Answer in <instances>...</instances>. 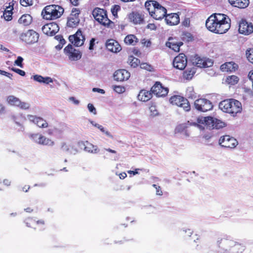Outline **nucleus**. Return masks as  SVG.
Listing matches in <instances>:
<instances>
[{
	"mask_svg": "<svg viewBox=\"0 0 253 253\" xmlns=\"http://www.w3.org/2000/svg\"><path fill=\"white\" fill-rule=\"evenodd\" d=\"M54 38L58 41H59V43H61L62 44H64L65 43H66V41L65 40L63 39V36L60 35H56Z\"/></svg>",
	"mask_w": 253,
	"mask_h": 253,
	"instance_id": "nucleus-49",
	"label": "nucleus"
},
{
	"mask_svg": "<svg viewBox=\"0 0 253 253\" xmlns=\"http://www.w3.org/2000/svg\"><path fill=\"white\" fill-rule=\"evenodd\" d=\"M196 73V68L194 67L187 68L183 73V78L189 80L192 79Z\"/></svg>",
	"mask_w": 253,
	"mask_h": 253,
	"instance_id": "nucleus-33",
	"label": "nucleus"
},
{
	"mask_svg": "<svg viewBox=\"0 0 253 253\" xmlns=\"http://www.w3.org/2000/svg\"><path fill=\"white\" fill-rule=\"evenodd\" d=\"M16 1L14 0H12L11 2L8 3V6H6V7L8 9H10L11 10H13V7L14 4L16 3Z\"/></svg>",
	"mask_w": 253,
	"mask_h": 253,
	"instance_id": "nucleus-55",
	"label": "nucleus"
},
{
	"mask_svg": "<svg viewBox=\"0 0 253 253\" xmlns=\"http://www.w3.org/2000/svg\"><path fill=\"white\" fill-rule=\"evenodd\" d=\"M7 102L11 105L17 106L22 109H28L29 105L26 102H21L19 98L14 96H9L7 99Z\"/></svg>",
	"mask_w": 253,
	"mask_h": 253,
	"instance_id": "nucleus-21",
	"label": "nucleus"
},
{
	"mask_svg": "<svg viewBox=\"0 0 253 253\" xmlns=\"http://www.w3.org/2000/svg\"><path fill=\"white\" fill-rule=\"evenodd\" d=\"M20 4L25 7L30 6L33 4V0H20Z\"/></svg>",
	"mask_w": 253,
	"mask_h": 253,
	"instance_id": "nucleus-45",
	"label": "nucleus"
},
{
	"mask_svg": "<svg viewBox=\"0 0 253 253\" xmlns=\"http://www.w3.org/2000/svg\"><path fill=\"white\" fill-rule=\"evenodd\" d=\"M77 145L81 149H84L88 153L95 154L99 151V149L96 145H94L88 141H80L78 142Z\"/></svg>",
	"mask_w": 253,
	"mask_h": 253,
	"instance_id": "nucleus-18",
	"label": "nucleus"
},
{
	"mask_svg": "<svg viewBox=\"0 0 253 253\" xmlns=\"http://www.w3.org/2000/svg\"><path fill=\"white\" fill-rule=\"evenodd\" d=\"M166 44L167 46L172 49L174 51L179 52L180 47L183 44V42H176L172 38L170 37L169 39V41L166 42Z\"/></svg>",
	"mask_w": 253,
	"mask_h": 253,
	"instance_id": "nucleus-27",
	"label": "nucleus"
},
{
	"mask_svg": "<svg viewBox=\"0 0 253 253\" xmlns=\"http://www.w3.org/2000/svg\"><path fill=\"white\" fill-rule=\"evenodd\" d=\"M246 247L242 244L235 242L232 246V250L235 253H242L245 250Z\"/></svg>",
	"mask_w": 253,
	"mask_h": 253,
	"instance_id": "nucleus-34",
	"label": "nucleus"
},
{
	"mask_svg": "<svg viewBox=\"0 0 253 253\" xmlns=\"http://www.w3.org/2000/svg\"><path fill=\"white\" fill-rule=\"evenodd\" d=\"M30 188V186L29 185H24L21 188V191L24 192H27L29 191Z\"/></svg>",
	"mask_w": 253,
	"mask_h": 253,
	"instance_id": "nucleus-59",
	"label": "nucleus"
},
{
	"mask_svg": "<svg viewBox=\"0 0 253 253\" xmlns=\"http://www.w3.org/2000/svg\"><path fill=\"white\" fill-rule=\"evenodd\" d=\"M246 56L248 61L253 64V48L246 51Z\"/></svg>",
	"mask_w": 253,
	"mask_h": 253,
	"instance_id": "nucleus-42",
	"label": "nucleus"
},
{
	"mask_svg": "<svg viewBox=\"0 0 253 253\" xmlns=\"http://www.w3.org/2000/svg\"><path fill=\"white\" fill-rule=\"evenodd\" d=\"M114 90L117 92L122 93L125 91V89L124 87L121 86H116L114 87Z\"/></svg>",
	"mask_w": 253,
	"mask_h": 253,
	"instance_id": "nucleus-52",
	"label": "nucleus"
},
{
	"mask_svg": "<svg viewBox=\"0 0 253 253\" xmlns=\"http://www.w3.org/2000/svg\"><path fill=\"white\" fill-rule=\"evenodd\" d=\"M219 143L223 147L234 148L238 145V142L233 137L225 135L220 137Z\"/></svg>",
	"mask_w": 253,
	"mask_h": 253,
	"instance_id": "nucleus-11",
	"label": "nucleus"
},
{
	"mask_svg": "<svg viewBox=\"0 0 253 253\" xmlns=\"http://www.w3.org/2000/svg\"><path fill=\"white\" fill-rule=\"evenodd\" d=\"M169 101L172 105L181 107L186 112L191 110V106L188 100L182 96L174 95L170 97Z\"/></svg>",
	"mask_w": 253,
	"mask_h": 253,
	"instance_id": "nucleus-7",
	"label": "nucleus"
},
{
	"mask_svg": "<svg viewBox=\"0 0 253 253\" xmlns=\"http://www.w3.org/2000/svg\"><path fill=\"white\" fill-rule=\"evenodd\" d=\"M238 68L237 64L234 62H226L220 66V69L223 72H234Z\"/></svg>",
	"mask_w": 253,
	"mask_h": 253,
	"instance_id": "nucleus-26",
	"label": "nucleus"
},
{
	"mask_svg": "<svg viewBox=\"0 0 253 253\" xmlns=\"http://www.w3.org/2000/svg\"><path fill=\"white\" fill-rule=\"evenodd\" d=\"M187 59L185 55L180 53L173 60V67L178 70H183L187 65Z\"/></svg>",
	"mask_w": 253,
	"mask_h": 253,
	"instance_id": "nucleus-14",
	"label": "nucleus"
},
{
	"mask_svg": "<svg viewBox=\"0 0 253 253\" xmlns=\"http://www.w3.org/2000/svg\"><path fill=\"white\" fill-rule=\"evenodd\" d=\"M149 109L152 113L151 115L153 116H156L158 114V111L156 109V107L155 106H151L149 108Z\"/></svg>",
	"mask_w": 253,
	"mask_h": 253,
	"instance_id": "nucleus-53",
	"label": "nucleus"
},
{
	"mask_svg": "<svg viewBox=\"0 0 253 253\" xmlns=\"http://www.w3.org/2000/svg\"><path fill=\"white\" fill-rule=\"evenodd\" d=\"M32 22V17L29 14H24L19 19L18 22L24 26H28Z\"/></svg>",
	"mask_w": 253,
	"mask_h": 253,
	"instance_id": "nucleus-32",
	"label": "nucleus"
},
{
	"mask_svg": "<svg viewBox=\"0 0 253 253\" xmlns=\"http://www.w3.org/2000/svg\"><path fill=\"white\" fill-rule=\"evenodd\" d=\"M20 39L28 44H32L38 42L39 38V34L33 30H29L22 33L20 36Z\"/></svg>",
	"mask_w": 253,
	"mask_h": 253,
	"instance_id": "nucleus-8",
	"label": "nucleus"
},
{
	"mask_svg": "<svg viewBox=\"0 0 253 253\" xmlns=\"http://www.w3.org/2000/svg\"><path fill=\"white\" fill-rule=\"evenodd\" d=\"M127 62L131 67L133 68L137 67L140 64V60L132 55L128 57Z\"/></svg>",
	"mask_w": 253,
	"mask_h": 253,
	"instance_id": "nucleus-36",
	"label": "nucleus"
},
{
	"mask_svg": "<svg viewBox=\"0 0 253 253\" xmlns=\"http://www.w3.org/2000/svg\"><path fill=\"white\" fill-rule=\"evenodd\" d=\"M165 17L166 23L170 26L176 25L180 22L179 16L177 13L166 14Z\"/></svg>",
	"mask_w": 253,
	"mask_h": 253,
	"instance_id": "nucleus-25",
	"label": "nucleus"
},
{
	"mask_svg": "<svg viewBox=\"0 0 253 253\" xmlns=\"http://www.w3.org/2000/svg\"><path fill=\"white\" fill-rule=\"evenodd\" d=\"M206 26L212 32L219 34H224L230 28V19L225 14L215 13L207 19Z\"/></svg>",
	"mask_w": 253,
	"mask_h": 253,
	"instance_id": "nucleus-1",
	"label": "nucleus"
},
{
	"mask_svg": "<svg viewBox=\"0 0 253 253\" xmlns=\"http://www.w3.org/2000/svg\"><path fill=\"white\" fill-rule=\"evenodd\" d=\"M152 98V93L146 90H141L138 95V98L141 101L146 102Z\"/></svg>",
	"mask_w": 253,
	"mask_h": 253,
	"instance_id": "nucleus-30",
	"label": "nucleus"
},
{
	"mask_svg": "<svg viewBox=\"0 0 253 253\" xmlns=\"http://www.w3.org/2000/svg\"><path fill=\"white\" fill-rule=\"evenodd\" d=\"M70 1L75 6H77L79 4V0H70Z\"/></svg>",
	"mask_w": 253,
	"mask_h": 253,
	"instance_id": "nucleus-64",
	"label": "nucleus"
},
{
	"mask_svg": "<svg viewBox=\"0 0 253 253\" xmlns=\"http://www.w3.org/2000/svg\"><path fill=\"white\" fill-rule=\"evenodd\" d=\"M26 226L35 230L42 231L45 229V222L42 219L35 221L32 217H28L24 221Z\"/></svg>",
	"mask_w": 253,
	"mask_h": 253,
	"instance_id": "nucleus-12",
	"label": "nucleus"
},
{
	"mask_svg": "<svg viewBox=\"0 0 253 253\" xmlns=\"http://www.w3.org/2000/svg\"><path fill=\"white\" fill-rule=\"evenodd\" d=\"M197 122L205 125L210 129L214 128L218 129L224 126L223 122L211 116L199 117L197 119Z\"/></svg>",
	"mask_w": 253,
	"mask_h": 253,
	"instance_id": "nucleus-5",
	"label": "nucleus"
},
{
	"mask_svg": "<svg viewBox=\"0 0 253 253\" xmlns=\"http://www.w3.org/2000/svg\"><path fill=\"white\" fill-rule=\"evenodd\" d=\"M87 107H88V109L89 110V111L91 112V113H93V114H96V109L95 108H94V106L93 105V104H90V103H89L87 105Z\"/></svg>",
	"mask_w": 253,
	"mask_h": 253,
	"instance_id": "nucleus-54",
	"label": "nucleus"
},
{
	"mask_svg": "<svg viewBox=\"0 0 253 253\" xmlns=\"http://www.w3.org/2000/svg\"><path fill=\"white\" fill-rule=\"evenodd\" d=\"M92 91L94 92L97 91L98 92L102 94H104L105 93V91L103 89L98 88H93Z\"/></svg>",
	"mask_w": 253,
	"mask_h": 253,
	"instance_id": "nucleus-60",
	"label": "nucleus"
},
{
	"mask_svg": "<svg viewBox=\"0 0 253 253\" xmlns=\"http://www.w3.org/2000/svg\"><path fill=\"white\" fill-rule=\"evenodd\" d=\"M219 108L224 112L235 116L242 111L241 103L235 99H227L221 101Z\"/></svg>",
	"mask_w": 253,
	"mask_h": 253,
	"instance_id": "nucleus-3",
	"label": "nucleus"
},
{
	"mask_svg": "<svg viewBox=\"0 0 253 253\" xmlns=\"http://www.w3.org/2000/svg\"><path fill=\"white\" fill-rule=\"evenodd\" d=\"M239 78L235 75H231L228 76L225 80L227 84L230 85H234L237 84L239 82Z\"/></svg>",
	"mask_w": 253,
	"mask_h": 253,
	"instance_id": "nucleus-37",
	"label": "nucleus"
},
{
	"mask_svg": "<svg viewBox=\"0 0 253 253\" xmlns=\"http://www.w3.org/2000/svg\"><path fill=\"white\" fill-rule=\"evenodd\" d=\"M129 77L130 73L125 69L118 70L114 74V80L117 81L123 82L126 81Z\"/></svg>",
	"mask_w": 253,
	"mask_h": 253,
	"instance_id": "nucleus-23",
	"label": "nucleus"
},
{
	"mask_svg": "<svg viewBox=\"0 0 253 253\" xmlns=\"http://www.w3.org/2000/svg\"><path fill=\"white\" fill-rule=\"evenodd\" d=\"M141 42L143 46H145L146 47H150L152 44V42L150 40L145 38L141 40Z\"/></svg>",
	"mask_w": 253,
	"mask_h": 253,
	"instance_id": "nucleus-44",
	"label": "nucleus"
},
{
	"mask_svg": "<svg viewBox=\"0 0 253 253\" xmlns=\"http://www.w3.org/2000/svg\"><path fill=\"white\" fill-rule=\"evenodd\" d=\"M185 128V126L183 124H181V125H178L176 128V130L178 131V132H181L183 131V129H184Z\"/></svg>",
	"mask_w": 253,
	"mask_h": 253,
	"instance_id": "nucleus-57",
	"label": "nucleus"
},
{
	"mask_svg": "<svg viewBox=\"0 0 253 253\" xmlns=\"http://www.w3.org/2000/svg\"><path fill=\"white\" fill-rule=\"evenodd\" d=\"M64 11V10L61 6L51 4L44 7L42 11V15L43 18L46 20H55L60 17Z\"/></svg>",
	"mask_w": 253,
	"mask_h": 253,
	"instance_id": "nucleus-4",
	"label": "nucleus"
},
{
	"mask_svg": "<svg viewBox=\"0 0 253 253\" xmlns=\"http://www.w3.org/2000/svg\"><path fill=\"white\" fill-rule=\"evenodd\" d=\"M121 10V7L119 5H114L111 8V12L113 16H117L118 12Z\"/></svg>",
	"mask_w": 253,
	"mask_h": 253,
	"instance_id": "nucleus-43",
	"label": "nucleus"
},
{
	"mask_svg": "<svg viewBox=\"0 0 253 253\" xmlns=\"http://www.w3.org/2000/svg\"><path fill=\"white\" fill-rule=\"evenodd\" d=\"M27 117L30 122L33 123L40 128H47L48 126L47 122L40 117L32 115H29Z\"/></svg>",
	"mask_w": 253,
	"mask_h": 253,
	"instance_id": "nucleus-22",
	"label": "nucleus"
},
{
	"mask_svg": "<svg viewBox=\"0 0 253 253\" xmlns=\"http://www.w3.org/2000/svg\"><path fill=\"white\" fill-rule=\"evenodd\" d=\"M145 6L150 15L156 20H161L166 15L167 9L157 1L147 0L145 2Z\"/></svg>",
	"mask_w": 253,
	"mask_h": 253,
	"instance_id": "nucleus-2",
	"label": "nucleus"
},
{
	"mask_svg": "<svg viewBox=\"0 0 253 253\" xmlns=\"http://www.w3.org/2000/svg\"><path fill=\"white\" fill-rule=\"evenodd\" d=\"M95 39L94 38H92L89 42V49L93 50L94 48V46L95 45Z\"/></svg>",
	"mask_w": 253,
	"mask_h": 253,
	"instance_id": "nucleus-56",
	"label": "nucleus"
},
{
	"mask_svg": "<svg viewBox=\"0 0 253 253\" xmlns=\"http://www.w3.org/2000/svg\"><path fill=\"white\" fill-rule=\"evenodd\" d=\"M153 187H154L156 189L157 195H160V196H161L163 195V192L162 191V189H161V188L160 186H159L155 184H154L153 185Z\"/></svg>",
	"mask_w": 253,
	"mask_h": 253,
	"instance_id": "nucleus-51",
	"label": "nucleus"
},
{
	"mask_svg": "<svg viewBox=\"0 0 253 253\" xmlns=\"http://www.w3.org/2000/svg\"><path fill=\"white\" fill-rule=\"evenodd\" d=\"M151 91L158 97H163L167 95L169 92V89L162 85L160 82H156L151 87Z\"/></svg>",
	"mask_w": 253,
	"mask_h": 253,
	"instance_id": "nucleus-19",
	"label": "nucleus"
},
{
	"mask_svg": "<svg viewBox=\"0 0 253 253\" xmlns=\"http://www.w3.org/2000/svg\"><path fill=\"white\" fill-rule=\"evenodd\" d=\"M23 61V58L21 56H18L17 59L15 61L14 63L17 66L23 68V64H22V62Z\"/></svg>",
	"mask_w": 253,
	"mask_h": 253,
	"instance_id": "nucleus-46",
	"label": "nucleus"
},
{
	"mask_svg": "<svg viewBox=\"0 0 253 253\" xmlns=\"http://www.w3.org/2000/svg\"><path fill=\"white\" fill-rule=\"evenodd\" d=\"M13 10L8 9L5 7V10L3 13V17L4 19L7 21H10L12 19Z\"/></svg>",
	"mask_w": 253,
	"mask_h": 253,
	"instance_id": "nucleus-38",
	"label": "nucleus"
},
{
	"mask_svg": "<svg viewBox=\"0 0 253 253\" xmlns=\"http://www.w3.org/2000/svg\"><path fill=\"white\" fill-rule=\"evenodd\" d=\"M195 62L198 67L201 68H205L208 67L207 62L204 59L200 57L197 58L196 59Z\"/></svg>",
	"mask_w": 253,
	"mask_h": 253,
	"instance_id": "nucleus-39",
	"label": "nucleus"
},
{
	"mask_svg": "<svg viewBox=\"0 0 253 253\" xmlns=\"http://www.w3.org/2000/svg\"><path fill=\"white\" fill-rule=\"evenodd\" d=\"M11 70H12V71L17 73L18 74H19V75L21 76H25V71H24L23 70H22L21 69H17V68H11L10 69Z\"/></svg>",
	"mask_w": 253,
	"mask_h": 253,
	"instance_id": "nucleus-47",
	"label": "nucleus"
},
{
	"mask_svg": "<svg viewBox=\"0 0 253 253\" xmlns=\"http://www.w3.org/2000/svg\"><path fill=\"white\" fill-rule=\"evenodd\" d=\"M129 21L134 25H142L145 23L144 14L138 11H132L127 15Z\"/></svg>",
	"mask_w": 253,
	"mask_h": 253,
	"instance_id": "nucleus-13",
	"label": "nucleus"
},
{
	"mask_svg": "<svg viewBox=\"0 0 253 253\" xmlns=\"http://www.w3.org/2000/svg\"><path fill=\"white\" fill-rule=\"evenodd\" d=\"M147 28L154 30L156 29L157 27L154 23H149L147 25Z\"/></svg>",
	"mask_w": 253,
	"mask_h": 253,
	"instance_id": "nucleus-58",
	"label": "nucleus"
},
{
	"mask_svg": "<svg viewBox=\"0 0 253 253\" xmlns=\"http://www.w3.org/2000/svg\"><path fill=\"white\" fill-rule=\"evenodd\" d=\"M80 13V10L79 8H73L72 10L71 16L79 17V15Z\"/></svg>",
	"mask_w": 253,
	"mask_h": 253,
	"instance_id": "nucleus-48",
	"label": "nucleus"
},
{
	"mask_svg": "<svg viewBox=\"0 0 253 253\" xmlns=\"http://www.w3.org/2000/svg\"><path fill=\"white\" fill-rule=\"evenodd\" d=\"M124 42L127 45H136L139 42V39L133 34H129L124 39Z\"/></svg>",
	"mask_w": 253,
	"mask_h": 253,
	"instance_id": "nucleus-28",
	"label": "nucleus"
},
{
	"mask_svg": "<svg viewBox=\"0 0 253 253\" xmlns=\"http://www.w3.org/2000/svg\"><path fill=\"white\" fill-rule=\"evenodd\" d=\"M12 119L16 124L20 126H21L22 125L23 121L24 120V119L21 116H13L12 117Z\"/></svg>",
	"mask_w": 253,
	"mask_h": 253,
	"instance_id": "nucleus-41",
	"label": "nucleus"
},
{
	"mask_svg": "<svg viewBox=\"0 0 253 253\" xmlns=\"http://www.w3.org/2000/svg\"><path fill=\"white\" fill-rule=\"evenodd\" d=\"M195 108L200 111L207 112L212 109V103L209 100L205 98H200L194 102Z\"/></svg>",
	"mask_w": 253,
	"mask_h": 253,
	"instance_id": "nucleus-10",
	"label": "nucleus"
},
{
	"mask_svg": "<svg viewBox=\"0 0 253 253\" xmlns=\"http://www.w3.org/2000/svg\"><path fill=\"white\" fill-rule=\"evenodd\" d=\"M80 18L77 17L71 16L67 22V25L70 27H75L80 22Z\"/></svg>",
	"mask_w": 253,
	"mask_h": 253,
	"instance_id": "nucleus-35",
	"label": "nucleus"
},
{
	"mask_svg": "<svg viewBox=\"0 0 253 253\" xmlns=\"http://www.w3.org/2000/svg\"><path fill=\"white\" fill-rule=\"evenodd\" d=\"M73 148V146L68 145L65 142L62 143L61 144V149L64 152L72 153L71 149Z\"/></svg>",
	"mask_w": 253,
	"mask_h": 253,
	"instance_id": "nucleus-40",
	"label": "nucleus"
},
{
	"mask_svg": "<svg viewBox=\"0 0 253 253\" xmlns=\"http://www.w3.org/2000/svg\"><path fill=\"white\" fill-rule=\"evenodd\" d=\"M29 137L35 142L40 145L53 146L55 144L54 141L51 139L47 138L39 133L31 134L30 135Z\"/></svg>",
	"mask_w": 253,
	"mask_h": 253,
	"instance_id": "nucleus-9",
	"label": "nucleus"
},
{
	"mask_svg": "<svg viewBox=\"0 0 253 253\" xmlns=\"http://www.w3.org/2000/svg\"><path fill=\"white\" fill-rule=\"evenodd\" d=\"M69 99L71 101H72L74 104L76 105H78L79 104V101L77 100L75 97H70Z\"/></svg>",
	"mask_w": 253,
	"mask_h": 253,
	"instance_id": "nucleus-63",
	"label": "nucleus"
},
{
	"mask_svg": "<svg viewBox=\"0 0 253 253\" xmlns=\"http://www.w3.org/2000/svg\"><path fill=\"white\" fill-rule=\"evenodd\" d=\"M249 79L251 81V82H253V70H251L248 75Z\"/></svg>",
	"mask_w": 253,
	"mask_h": 253,
	"instance_id": "nucleus-62",
	"label": "nucleus"
},
{
	"mask_svg": "<svg viewBox=\"0 0 253 253\" xmlns=\"http://www.w3.org/2000/svg\"><path fill=\"white\" fill-rule=\"evenodd\" d=\"M65 54L71 60L75 61L80 59L82 55L81 52L75 49L71 44H68L64 49Z\"/></svg>",
	"mask_w": 253,
	"mask_h": 253,
	"instance_id": "nucleus-16",
	"label": "nucleus"
},
{
	"mask_svg": "<svg viewBox=\"0 0 253 253\" xmlns=\"http://www.w3.org/2000/svg\"><path fill=\"white\" fill-rule=\"evenodd\" d=\"M190 20L189 18H185L184 19L182 22V25L186 27H188L190 26Z\"/></svg>",
	"mask_w": 253,
	"mask_h": 253,
	"instance_id": "nucleus-50",
	"label": "nucleus"
},
{
	"mask_svg": "<svg viewBox=\"0 0 253 253\" xmlns=\"http://www.w3.org/2000/svg\"><path fill=\"white\" fill-rule=\"evenodd\" d=\"M94 126L99 129L102 132H105L104 128L102 126L96 124L94 125Z\"/></svg>",
	"mask_w": 253,
	"mask_h": 253,
	"instance_id": "nucleus-61",
	"label": "nucleus"
},
{
	"mask_svg": "<svg viewBox=\"0 0 253 253\" xmlns=\"http://www.w3.org/2000/svg\"><path fill=\"white\" fill-rule=\"evenodd\" d=\"M59 28L57 23L52 22L44 25L42 27V32L47 36H53L59 31Z\"/></svg>",
	"mask_w": 253,
	"mask_h": 253,
	"instance_id": "nucleus-20",
	"label": "nucleus"
},
{
	"mask_svg": "<svg viewBox=\"0 0 253 253\" xmlns=\"http://www.w3.org/2000/svg\"><path fill=\"white\" fill-rule=\"evenodd\" d=\"M32 78L34 81L40 83L49 84V83H53V80L50 77H43L42 76L39 75H34Z\"/></svg>",
	"mask_w": 253,
	"mask_h": 253,
	"instance_id": "nucleus-31",
	"label": "nucleus"
},
{
	"mask_svg": "<svg viewBox=\"0 0 253 253\" xmlns=\"http://www.w3.org/2000/svg\"><path fill=\"white\" fill-rule=\"evenodd\" d=\"M106 47L108 50L114 53L118 52L122 49L121 46L119 42L113 39H109L107 41Z\"/></svg>",
	"mask_w": 253,
	"mask_h": 253,
	"instance_id": "nucleus-24",
	"label": "nucleus"
},
{
	"mask_svg": "<svg viewBox=\"0 0 253 253\" xmlns=\"http://www.w3.org/2000/svg\"><path fill=\"white\" fill-rule=\"evenodd\" d=\"M238 30L240 34L249 35L253 32V25L245 19H242L239 22Z\"/></svg>",
	"mask_w": 253,
	"mask_h": 253,
	"instance_id": "nucleus-17",
	"label": "nucleus"
},
{
	"mask_svg": "<svg viewBox=\"0 0 253 253\" xmlns=\"http://www.w3.org/2000/svg\"><path fill=\"white\" fill-rule=\"evenodd\" d=\"M92 15L94 19L101 25L105 26H110L114 23L107 16V11L104 9L96 7L92 11Z\"/></svg>",
	"mask_w": 253,
	"mask_h": 253,
	"instance_id": "nucleus-6",
	"label": "nucleus"
},
{
	"mask_svg": "<svg viewBox=\"0 0 253 253\" xmlns=\"http://www.w3.org/2000/svg\"><path fill=\"white\" fill-rule=\"evenodd\" d=\"M229 2L233 6L239 8H245L249 4V0H228Z\"/></svg>",
	"mask_w": 253,
	"mask_h": 253,
	"instance_id": "nucleus-29",
	"label": "nucleus"
},
{
	"mask_svg": "<svg viewBox=\"0 0 253 253\" xmlns=\"http://www.w3.org/2000/svg\"><path fill=\"white\" fill-rule=\"evenodd\" d=\"M69 40L74 45L80 46L84 44L85 37L81 29H79L75 34L69 36Z\"/></svg>",
	"mask_w": 253,
	"mask_h": 253,
	"instance_id": "nucleus-15",
	"label": "nucleus"
}]
</instances>
